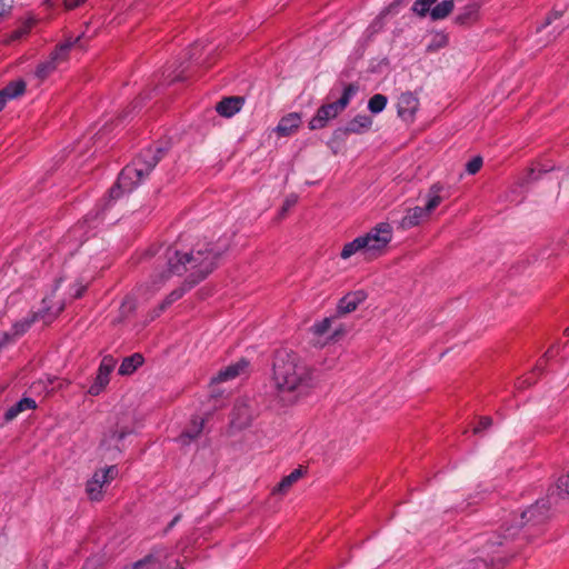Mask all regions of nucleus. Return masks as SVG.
Masks as SVG:
<instances>
[{"mask_svg": "<svg viewBox=\"0 0 569 569\" xmlns=\"http://www.w3.org/2000/svg\"><path fill=\"white\" fill-rule=\"evenodd\" d=\"M229 247L228 239L200 241L190 252H180L176 247H167L163 262L158 264L159 271L152 277V286L159 287L171 276H181L187 271H190V274L186 283L189 288L196 286L217 269Z\"/></svg>", "mask_w": 569, "mask_h": 569, "instance_id": "obj_1", "label": "nucleus"}, {"mask_svg": "<svg viewBox=\"0 0 569 569\" xmlns=\"http://www.w3.org/2000/svg\"><path fill=\"white\" fill-rule=\"evenodd\" d=\"M272 370L280 393L305 395L317 385L315 369L291 350L280 349L274 352Z\"/></svg>", "mask_w": 569, "mask_h": 569, "instance_id": "obj_2", "label": "nucleus"}, {"mask_svg": "<svg viewBox=\"0 0 569 569\" xmlns=\"http://www.w3.org/2000/svg\"><path fill=\"white\" fill-rule=\"evenodd\" d=\"M164 150L162 148H147L126 166L120 172L117 182L109 189L107 198L103 199L102 211H104L111 202L118 200L124 192L136 188L158 162L162 159Z\"/></svg>", "mask_w": 569, "mask_h": 569, "instance_id": "obj_3", "label": "nucleus"}, {"mask_svg": "<svg viewBox=\"0 0 569 569\" xmlns=\"http://www.w3.org/2000/svg\"><path fill=\"white\" fill-rule=\"evenodd\" d=\"M392 239V228L387 222H381L369 232L359 236L346 243L340 252L342 259H349L357 252H362L366 258L379 257Z\"/></svg>", "mask_w": 569, "mask_h": 569, "instance_id": "obj_4", "label": "nucleus"}, {"mask_svg": "<svg viewBox=\"0 0 569 569\" xmlns=\"http://www.w3.org/2000/svg\"><path fill=\"white\" fill-rule=\"evenodd\" d=\"M359 91L358 83H348L343 88L341 97L333 102L325 103L318 108L316 114L309 122L310 130L325 128L328 122L336 119L350 103L352 97Z\"/></svg>", "mask_w": 569, "mask_h": 569, "instance_id": "obj_5", "label": "nucleus"}, {"mask_svg": "<svg viewBox=\"0 0 569 569\" xmlns=\"http://www.w3.org/2000/svg\"><path fill=\"white\" fill-rule=\"evenodd\" d=\"M83 37L84 32H82L76 39L68 38L64 42L57 44L52 52L49 54V58L37 66L34 76L40 81L46 80L53 71H56L61 62L68 60L70 50L74 46L80 44Z\"/></svg>", "mask_w": 569, "mask_h": 569, "instance_id": "obj_6", "label": "nucleus"}, {"mask_svg": "<svg viewBox=\"0 0 569 569\" xmlns=\"http://www.w3.org/2000/svg\"><path fill=\"white\" fill-rule=\"evenodd\" d=\"M569 499V472L560 476L553 486L548 488L547 497L536 500V525L549 519V510L558 499Z\"/></svg>", "mask_w": 569, "mask_h": 569, "instance_id": "obj_7", "label": "nucleus"}, {"mask_svg": "<svg viewBox=\"0 0 569 569\" xmlns=\"http://www.w3.org/2000/svg\"><path fill=\"white\" fill-rule=\"evenodd\" d=\"M442 186L435 183L430 187L428 192V202L425 207H415L407 211V214L401 219L400 227L402 229H410L418 226L422 220L427 219L429 214L441 203Z\"/></svg>", "mask_w": 569, "mask_h": 569, "instance_id": "obj_8", "label": "nucleus"}, {"mask_svg": "<svg viewBox=\"0 0 569 569\" xmlns=\"http://www.w3.org/2000/svg\"><path fill=\"white\" fill-rule=\"evenodd\" d=\"M43 308L37 312H31L28 317L24 319L17 321L11 329V333L14 338L22 336L26 333L30 327L38 320H43L46 323H49L54 319L58 313L62 310V307L58 310L57 313L52 315L50 313V306L48 303V300L44 298L42 300Z\"/></svg>", "mask_w": 569, "mask_h": 569, "instance_id": "obj_9", "label": "nucleus"}, {"mask_svg": "<svg viewBox=\"0 0 569 569\" xmlns=\"http://www.w3.org/2000/svg\"><path fill=\"white\" fill-rule=\"evenodd\" d=\"M372 118L366 114H357L349 120L343 127H339L333 131L335 139H343L349 134H362L370 130Z\"/></svg>", "mask_w": 569, "mask_h": 569, "instance_id": "obj_10", "label": "nucleus"}, {"mask_svg": "<svg viewBox=\"0 0 569 569\" xmlns=\"http://www.w3.org/2000/svg\"><path fill=\"white\" fill-rule=\"evenodd\" d=\"M116 366V360L112 356H104L93 383L90 386L88 392L91 396H98L101 391L107 387L110 381V373L113 371Z\"/></svg>", "mask_w": 569, "mask_h": 569, "instance_id": "obj_11", "label": "nucleus"}, {"mask_svg": "<svg viewBox=\"0 0 569 569\" xmlns=\"http://www.w3.org/2000/svg\"><path fill=\"white\" fill-rule=\"evenodd\" d=\"M419 108V99L410 91L403 92L398 98L397 111L398 116L406 120L411 121Z\"/></svg>", "mask_w": 569, "mask_h": 569, "instance_id": "obj_12", "label": "nucleus"}, {"mask_svg": "<svg viewBox=\"0 0 569 569\" xmlns=\"http://www.w3.org/2000/svg\"><path fill=\"white\" fill-rule=\"evenodd\" d=\"M366 299L367 293L363 290L347 293L339 300L337 305L336 317H341L353 312Z\"/></svg>", "mask_w": 569, "mask_h": 569, "instance_id": "obj_13", "label": "nucleus"}, {"mask_svg": "<svg viewBox=\"0 0 569 569\" xmlns=\"http://www.w3.org/2000/svg\"><path fill=\"white\" fill-rule=\"evenodd\" d=\"M249 361L240 359L238 362L229 365L224 369L218 371L216 376L211 378V385H218L238 377L247 367Z\"/></svg>", "mask_w": 569, "mask_h": 569, "instance_id": "obj_14", "label": "nucleus"}, {"mask_svg": "<svg viewBox=\"0 0 569 569\" xmlns=\"http://www.w3.org/2000/svg\"><path fill=\"white\" fill-rule=\"evenodd\" d=\"M243 102H244V98H242V97H238V96L226 97L220 102L217 103L216 111L224 118H230L240 111Z\"/></svg>", "mask_w": 569, "mask_h": 569, "instance_id": "obj_15", "label": "nucleus"}, {"mask_svg": "<svg viewBox=\"0 0 569 569\" xmlns=\"http://www.w3.org/2000/svg\"><path fill=\"white\" fill-rule=\"evenodd\" d=\"M26 82L22 79L10 81L3 89L0 90V111L4 108L10 99L22 96L26 91Z\"/></svg>", "mask_w": 569, "mask_h": 569, "instance_id": "obj_16", "label": "nucleus"}, {"mask_svg": "<svg viewBox=\"0 0 569 569\" xmlns=\"http://www.w3.org/2000/svg\"><path fill=\"white\" fill-rule=\"evenodd\" d=\"M301 123V117L297 112H291L282 117L276 128V131L281 137H288L292 134Z\"/></svg>", "mask_w": 569, "mask_h": 569, "instance_id": "obj_17", "label": "nucleus"}, {"mask_svg": "<svg viewBox=\"0 0 569 569\" xmlns=\"http://www.w3.org/2000/svg\"><path fill=\"white\" fill-rule=\"evenodd\" d=\"M37 408V402L32 398H22L17 403L11 406L7 409V411L3 415V420L6 422L12 421L14 418L18 417L19 413L26 411V410H33Z\"/></svg>", "mask_w": 569, "mask_h": 569, "instance_id": "obj_18", "label": "nucleus"}, {"mask_svg": "<svg viewBox=\"0 0 569 569\" xmlns=\"http://www.w3.org/2000/svg\"><path fill=\"white\" fill-rule=\"evenodd\" d=\"M305 473L302 467L291 471L288 476L283 477L281 481L272 489V495H286L292 485L297 482Z\"/></svg>", "mask_w": 569, "mask_h": 569, "instance_id": "obj_19", "label": "nucleus"}, {"mask_svg": "<svg viewBox=\"0 0 569 569\" xmlns=\"http://www.w3.org/2000/svg\"><path fill=\"white\" fill-rule=\"evenodd\" d=\"M505 563L506 559L500 556L490 559L478 557L469 561L467 569H502Z\"/></svg>", "mask_w": 569, "mask_h": 569, "instance_id": "obj_20", "label": "nucleus"}, {"mask_svg": "<svg viewBox=\"0 0 569 569\" xmlns=\"http://www.w3.org/2000/svg\"><path fill=\"white\" fill-rule=\"evenodd\" d=\"M233 419L232 423L239 428L249 426L251 421V411L249 406L244 401H237L233 407Z\"/></svg>", "mask_w": 569, "mask_h": 569, "instance_id": "obj_21", "label": "nucleus"}, {"mask_svg": "<svg viewBox=\"0 0 569 569\" xmlns=\"http://www.w3.org/2000/svg\"><path fill=\"white\" fill-rule=\"evenodd\" d=\"M143 361L144 359L141 353H133L130 357H126L122 360L118 372L121 376H129L142 366Z\"/></svg>", "mask_w": 569, "mask_h": 569, "instance_id": "obj_22", "label": "nucleus"}, {"mask_svg": "<svg viewBox=\"0 0 569 569\" xmlns=\"http://www.w3.org/2000/svg\"><path fill=\"white\" fill-rule=\"evenodd\" d=\"M478 17L479 4L470 3L465 8L463 12L456 17L455 22L459 26H470L478 20Z\"/></svg>", "mask_w": 569, "mask_h": 569, "instance_id": "obj_23", "label": "nucleus"}, {"mask_svg": "<svg viewBox=\"0 0 569 569\" xmlns=\"http://www.w3.org/2000/svg\"><path fill=\"white\" fill-rule=\"evenodd\" d=\"M106 483L101 481L98 472L96 471L90 480L87 481L86 492L90 500L99 501L102 498V488Z\"/></svg>", "mask_w": 569, "mask_h": 569, "instance_id": "obj_24", "label": "nucleus"}, {"mask_svg": "<svg viewBox=\"0 0 569 569\" xmlns=\"http://www.w3.org/2000/svg\"><path fill=\"white\" fill-rule=\"evenodd\" d=\"M204 420L193 419L191 426L187 428L179 437L183 445H189L192 440L197 439L203 430Z\"/></svg>", "mask_w": 569, "mask_h": 569, "instance_id": "obj_25", "label": "nucleus"}, {"mask_svg": "<svg viewBox=\"0 0 569 569\" xmlns=\"http://www.w3.org/2000/svg\"><path fill=\"white\" fill-rule=\"evenodd\" d=\"M515 533H510V535H501V533H492L490 537L488 538H483V545H482V550L483 552H486L488 556L490 553H495L496 551L493 550L496 547H500L503 545V540L508 539L509 537L513 536Z\"/></svg>", "mask_w": 569, "mask_h": 569, "instance_id": "obj_26", "label": "nucleus"}, {"mask_svg": "<svg viewBox=\"0 0 569 569\" xmlns=\"http://www.w3.org/2000/svg\"><path fill=\"white\" fill-rule=\"evenodd\" d=\"M453 10V1L452 0H443L442 2L435 6L430 11V17L432 20H440L448 17Z\"/></svg>", "mask_w": 569, "mask_h": 569, "instance_id": "obj_27", "label": "nucleus"}, {"mask_svg": "<svg viewBox=\"0 0 569 569\" xmlns=\"http://www.w3.org/2000/svg\"><path fill=\"white\" fill-rule=\"evenodd\" d=\"M559 353V347L558 343H555L549 347V349L543 353L541 359L539 361H536V373H543L545 372V365H547L550 360L556 358V356Z\"/></svg>", "mask_w": 569, "mask_h": 569, "instance_id": "obj_28", "label": "nucleus"}, {"mask_svg": "<svg viewBox=\"0 0 569 569\" xmlns=\"http://www.w3.org/2000/svg\"><path fill=\"white\" fill-rule=\"evenodd\" d=\"M388 102V98L385 94L376 93L368 101V109L372 113L381 112Z\"/></svg>", "mask_w": 569, "mask_h": 569, "instance_id": "obj_29", "label": "nucleus"}, {"mask_svg": "<svg viewBox=\"0 0 569 569\" xmlns=\"http://www.w3.org/2000/svg\"><path fill=\"white\" fill-rule=\"evenodd\" d=\"M136 309H137L136 299L130 296H127L120 306L121 320L128 319L131 315L134 313Z\"/></svg>", "mask_w": 569, "mask_h": 569, "instance_id": "obj_30", "label": "nucleus"}, {"mask_svg": "<svg viewBox=\"0 0 569 569\" xmlns=\"http://www.w3.org/2000/svg\"><path fill=\"white\" fill-rule=\"evenodd\" d=\"M337 317H328V318H325L323 320L315 323L311 328L313 335L316 336H323L325 333H327L331 327V323L332 321L336 319Z\"/></svg>", "mask_w": 569, "mask_h": 569, "instance_id": "obj_31", "label": "nucleus"}, {"mask_svg": "<svg viewBox=\"0 0 569 569\" xmlns=\"http://www.w3.org/2000/svg\"><path fill=\"white\" fill-rule=\"evenodd\" d=\"M97 472L101 478V481H103L107 485L110 483L118 476L119 471L117 466H109L107 468L97 470Z\"/></svg>", "mask_w": 569, "mask_h": 569, "instance_id": "obj_32", "label": "nucleus"}, {"mask_svg": "<svg viewBox=\"0 0 569 569\" xmlns=\"http://www.w3.org/2000/svg\"><path fill=\"white\" fill-rule=\"evenodd\" d=\"M437 0H417L413 6L412 10L420 17H425L429 10L430 6L433 4Z\"/></svg>", "mask_w": 569, "mask_h": 569, "instance_id": "obj_33", "label": "nucleus"}, {"mask_svg": "<svg viewBox=\"0 0 569 569\" xmlns=\"http://www.w3.org/2000/svg\"><path fill=\"white\" fill-rule=\"evenodd\" d=\"M32 24H33L32 21H28V22L23 23V26H21L20 28L16 29L10 34V40L11 41H16V40H19L22 37L27 36L30 32V30L32 28Z\"/></svg>", "mask_w": 569, "mask_h": 569, "instance_id": "obj_34", "label": "nucleus"}, {"mask_svg": "<svg viewBox=\"0 0 569 569\" xmlns=\"http://www.w3.org/2000/svg\"><path fill=\"white\" fill-rule=\"evenodd\" d=\"M562 14L563 11L552 10L549 14H547L543 23L541 26L536 27V33H540L545 28L550 26L553 20L561 18Z\"/></svg>", "mask_w": 569, "mask_h": 569, "instance_id": "obj_35", "label": "nucleus"}, {"mask_svg": "<svg viewBox=\"0 0 569 569\" xmlns=\"http://www.w3.org/2000/svg\"><path fill=\"white\" fill-rule=\"evenodd\" d=\"M483 160L480 156L473 157L466 164V171L469 174H476L482 167Z\"/></svg>", "mask_w": 569, "mask_h": 569, "instance_id": "obj_36", "label": "nucleus"}, {"mask_svg": "<svg viewBox=\"0 0 569 569\" xmlns=\"http://www.w3.org/2000/svg\"><path fill=\"white\" fill-rule=\"evenodd\" d=\"M183 289L173 290L161 303L160 311H164L168 306H170L173 301L180 299L183 296Z\"/></svg>", "mask_w": 569, "mask_h": 569, "instance_id": "obj_37", "label": "nucleus"}, {"mask_svg": "<svg viewBox=\"0 0 569 569\" xmlns=\"http://www.w3.org/2000/svg\"><path fill=\"white\" fill-rule=\"evenodd\" d=\"M132 428L130 427H121L120 429H113V430H110V437L111 439H117L118 441H121L122 439H124L126 436L132 433Z\"/></svg>", "mask_w": 569, "mask_h": 569, "instance_id": "obj_38", "label": "nucleus"}, {"mask_svg": "<svg viewBox=\"0 0 569 569\" xmlns=\"http://www.w3.org/2000/svg\"><path fill=\"white\" fill-rule=\"evenodd\" d=\"M492 426V418L489 416L481 417L478 425L473 428V433H480Z\"/></svg>", "mask_w": 569, "mask_h": 569, "instance_id": "obj_39", "label": "nucleus"}, {"mask_svg": "<svg viewBox=\"0 0 569 569\" xmlns=\"http://www.w3.org/2000/svg\"><path fill=\"white\" fill-rule=\"evenodd\" d=\"M297 201H298V198L295 194H290L289 197H287L281 207L280 216L284 217L286 213L297 203Z\"/></svg>", "mask_w": 569, "mask_h": 569, "instance_id": "obj_40", "label": "nucleus"}, {"mask_svg": "<svg viewBox=\"0 0 569 569\" xmlns=\"http://www.w3.org/2000/svg\"><path fill=\"white\" fill-rule=\"evenodd\" d=\"M156 561V558L152 553L147 555L144 558L136 561L129 569H142L148 565H152Z\"/></svg>", "mask_w": 569, "mask_h": 569, "instance_id": "obj_41", "label": "nucleus"}, {"mask_svg": "<svg viewBox=\"0 0 569 569\" xmlns=\"http://www.w3.org/2000/svg\"><path fill=\"white\" fill-rule=\"evenodd\" d=\"M14 337L11 332H2L0 333V349L6 347L8 343L12 342Z\"/></svg>", "mask_w": 569, "mask_h": 569, "instance_id": "obj_42", "label": "nucleus"}, {"mask_svg": "<svg viewBox=\"0 0 569 569\" xmlns=\"http://www.w3.org/2000/svg\"><path fill=\"white\" fill-rule=\"evenodd\" d=\"M84 2L86 0H64L63 4L67 10H73L83 4Z\"/></svg>", "mask_w": 569, "mask_h": 569, "instance_id": "obj_43", "label": "nucleus"}, {"mask_svg": "<svg viewBox=\"0 0 569 569\" xmlns=\"http://www.w3.org/2000/svg\"><path fill=\"white\" fill-rule=\"evenodd\" d=\"M203 49V46L201 43H194L193 47L190 49L189 59H198V52Z\"/></svg>", "mask_w": 569, "mask_h": 569, "instance_id": "obj_44", "label": "nucleus"}, {"mask_svg": "<svg viewBox=\"0 0 569 569\" xmlns=\"http://www.w3.org/2000/svg\"><path fill=\"white\" fill-rule=\"evenodd\" d=\"M86 290H87V286L79 283L77 289H76V291H74V293H73V298L74 299L81 298L83 296V293L86 292Z\"/></svg>", "mask_w": 569, "mask_h": 569, "instance_id": "obj_45", "label": "nucleus"}, {"mask_svg": "<svg viewBox=\"0 0 569 569\" xmlns=\"http://www.w3.org/2000/svg\"><path fill=\"white\" fill-rule=\"evenodd\" d=\"M539 166H540V167H539L538 171H539L540 173H547V172H549V171H551V170H553V169H555V164H547V166H545V164H539Z\"/></svg>", "mask_w": 569, "mask_h": 569, "instance_id": "obj_46", "label": "nucleus"}, {"mask_svg": "<svg viewBox=\"0 0 569 569\" xmlns=\"http://www.w3.org/2000/svg\"><path fill=\"white\" fill-rule=\"evenodd\" d=\"M552 39H555V36L552 38H547L546 40H536V44H541V47H546Z\"/></svg>", "mask_w": 569, "mask_h": 569, "instance_id": "obj_47", "label": "nucleus"}, {"mask_svg": "<svg viewBox=\"0 0 569 569\" xmlns=\"http://www.w3.org/2000/svg\"><path fill=\"white\" fill-rule=\"evenodd\" d=\"M345 330L343 329H337L333 331L332 336L330 337L331 340H337V338L341 335H343Z\"/></svg>", "mask_w": 569, "mask_h": 569, "instance_id": "obj_48", "label": "nucleus"}, {"mask_svg": "<svg viewBox=\"0 0 569 569\" xmlns=\"http://www.w3.org/2000/svg\"><path fill=\"white\" fill-rule=\"evenodd\" d=\"M161 312H162V311H160V306H159L157 309H154V310L152 311V313H151V316H150V320H154L156 318H158V317L160 316V313H161Z\"/></svg>", "mask_w": 569, "mask_h": 569, "instance_id": "obj_49", "label": "nucleus"}, {"mask_svg": "<svg viewBox=\"0 0 569 569\" xmlns=\"http://www.w3.org/2000/svg\"><path fill=\"white\" fill-rule=\"evenodd\" d=\"M526 385H528V386H529V383H528V380H527V379H525V380H520V381H518V383H517V389H518V390L523 389Z\"/></svg>", "mask_w": 569, "mask_h": 569, "instance_id": "obj_50", "label": "nucleus"}, {"mask_svg": "<svg viewBox=\"0 0 569 569\" xmlns=\"http://www.w3.org/2000/svg\"><path fill=\"white\" fill-rule=\"evenodd\" d=\"M186 77L182 76V73H179L178 76H176L174 78H172L170 80V82H174V81H180V80H184Z\"/></svg>", "mask_w": 569, "mask_h": 569, "instance_id": "obj_51", "label": "nucleus"}, {"mask_svg": "<svg viewBox=\"0 0 569 569\" xmlns=\"http://www.w3.org/2000/svg\"><path fill=\"white\" fill-rule=\"evenodd\" d=\"M10 9H11V7L9 6L8 10H4V9L0 10V19H1L2 17H4V16L9 14Z\"/></svg>", "mask_w": 569, "mask_h": 569, "instance_id": "obj_52", "label": "nucleus"}, {"mask_svg": "<svg viewBox=\"0 0 569 569\" xmlns=\"http://www.w3.org/2000/svg\"><path fill=\"white\" fill-rule=\"evenodd\" d=\"M179 518H180V516H176V517L172 519V521L169 523L168 528H172V527L177 523V521L179 520Z\"/></svg>", "mask_w": 569, "mask_h": 569, "instance_id": "obj_53", "label": "nucleus"}, {"mask_svg": "<svg viewBox=\"0 0 569 569\" xmlns=\"http://www.w3.org/2000/svg\"><path fill=\"white\" fill-rule=\"evenodd\" d=\"M529 512H530V510L523 511L521 513V519H525Z\"/></svg>", "mask_w": 569, "mask_h": 569, "instance_id": "obj_54", "label": "nucleus"}, {"mask_svg": "<svg viewBox=\"0 0 569 569\" xmlns=\"http://www.w3.org/2000/svg\"><path fill=\"white\" fill-rule=\"evenodd\" d=\"M146 98H148V96H146L144 93H141L140 97L138 98V100L146 99Z\"/></svg>", "mask_w": 569, "mask_h": 569, "instance_id": "obj_55", "label": "nucleus"}, {"mask_svg": "<svg viewBox=\"0 0 569 569\" xmlns=\"http://www.w3.org/2000/svg\"><path fill=\"white\" fill-rule=\"evenodd\" d=\"M563 333H565L566 336H568V335H569V328H566Z\"/></svg>", "mask_w": 569, "mask_h": 569, "instance_id": "obj_56", "label": "nucleus"}, {"mask_svg": "<svg viewBox=\"0 0 569 569\" xmlns=\"http://www.w3.org/2000/svg\"><path fill=\"white\" fill-rule=\"evenodd\" d=\"M137 106H138V100L134 101L133 108H137Z\"/></svg>", "mask_w": 569, "mask_h": 569, "instance_id": "obj_57", "label": "nucleus"}]
</instances>
